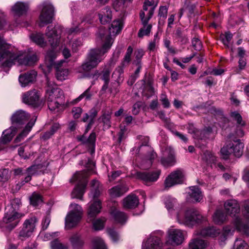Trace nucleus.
Here are the masks:
<instances>
[{"instance_id":"nucleus-32","label":"nucleus","mask_w":249,"mask_h":249,"mask_svg":"<svg viewBox=\"0 0 249 249\" xmlns=\"http://www.w3.org/2000/svg\"><path fill=\"white\" fill-rule=\"evenodd\" d=\"M189 194L190 197L196 202H200L203 198V195L200 189L196 186L190 187Z\"/></svg>"},{"instance_id":"nucleus-6","label":"nucleus","mask_w":249,"mask_h":249,"mask_svg":"<svg viewBox=\"0 0 249 249\" xmlns=\"http://www.w3.org/2000/svg\"><path fill=\"white\" fill-rule=\"evenodd\" d=\"M177 218L178 223L188 226H191L195 223H198L205 220V218L199 212L194 208L189 209L185 213L179 212L177 214Z\"/></svg>"},{"instance_id":"nucleus-22","label":"nucleus","mask_w":249,"mask_h":249,"mask_svg":"<svg viewBox=\"0 0 249 249\" xmlns=\"http://www.w3.org/2000/svg\"><path fill=\"white\" fill-rule=\"evenodd\" d=\"M140 17L143 27L139 30L138 36L140 37H142L144 36H148L151 31L152 25L148 23L151 18L145 17V13L143 12H140Z\"/></svg>"},{"instance_id":"nucleus-42","label":"nucleus","mask_w":249,"mask_h":249,"mask_svg":"<svg viewBox=\"0 0 249 249\" xmlns=\"http://www.w3.org/2000/svg\"><path fill=\"white\" fill-rule=\"evenodd\" d=\"M132 0H115L113 2V7L116 11L123 10L126 6L128 2Z\"/></svg>"},{"instance_id":"nucleus-35","label":"nucleus","mask_w":249,"mask_h":249,"mask_svg":"<svg viewBox=\"0 0 249 249\" xmlns=\"http://www.w3.org/2000/svg\"><path fill=\"white\" fill-rule=\"evenodd\" d=\"M96 134L94 132H92L88 138H87L84 135L78 138L79 141L82 142L84 143L88 144L91 147L95 146V142L96 141Z\"/></svg>"},{"instance_id":"nucleus-33","label":"nucleus","mask_w":249,"mask_h":249,"mask_svg":"<svg viewBox=\"0 0 249 249\" xmlns=\"http://www.w3.org/2000/svg\"><path fill=\"white\" fill-rule=\"evenodd\" d=\"M190 249H204L207 243L202 239L197 238L193 239L189 244Z\"/></svg>"},{"instance_id":"nucleus-58","label":"nucleus","mask_w":249,"mask_h":249,"mask_svg":"<svg viewBox=\"0 0 249 249\" xmlns=\"http://www.w3.org/2000/svg\"><path fill=\"white\" fill-rule=\"evenodd\" d=\"M203 158L208 163H214L216 160V157L213 154L209 152H206L204 154Z\"/></svg>"},{"instance_id":"nucleus-25","label":"nucleus","mask_w":249,"mask_h":249,"mask_svg":"<svg viewBox=\"0 0 249 249\" xmlns=\"http://www.w3.org/2000/svg\"><path fill=\"white\" fill-rule=\"evenodd\" d=\"M139 204L138 197L134 194H131L124 199L123 206L125 209H134Z\"/></svg>"},{"instance_id":"nucleus-59","label":"nucleus","mask_w":249,"mask_h":249,"mask_svg":"<svg viewBox=\"0 0 249 249\" xmlns=\"http://www.w3.org/2000/svg\"><path fill=\"white\" fill-rule=\"evenodd\" d=\"M160 100L164 108H169L170 107V102L165 93L161 94Z\"/></svg>"},{"instance_id":"nucleus-55","label":"nucleus","mask_w":249,"mask_h":249,"mask_svg":"<svg viewBox=\"0 0 249 249\" xmlns=\"http://www.w3.org/2000/svg\"><path fill=\"white\" fill-rule=\"evenodd\" d=\"M89 88L85 92L81 94L78 97L74 100L71 103L75 104L81 100L83 98L86 97L87 100H89L91 97V94L89 93Z\"/></svg>"},{"instance_id":"nucleus-62","label":"nucleus","mask_w":249,"mask_h":249,"mask_svg":"<svg viewBox=\"0 0 249 249\" xmlns=\"http://www.w3.org/2000/svg\"><path fill=\"white\" fill-rule=\"evenodd\" d=\"M192 45L194 49L196 51H199L202 47L201 41L197 38L194 37L192 40Z\"/></svg>"},{"instance_id":"nucleus-13","label":"nucleus","mask_w":249,"mask_h":249,"mask_svg":"<svg viewBox=\"0 0 249 249\" xmlns=\"http://www.w3.org/2000/svg\"><path fill=\"white\" fill-rule=\"evenodd\" d=\"M40 95L41 93L39 91L36 89L29 90L22 94V102L34 107H38L41 104Z\"/></svg>"},{"instance_id":"nucleus-3","label":"nucleus","mask_w":249,"mask_h":249,"mask_svg":"<svg viewBox=\"0 0 249 249\" xmlns=\"http://www.w3.org/2000/svg\"><path fill=\"white\" fill-rule=\"evenodd\" d=\"M227 212L233 218L235 228L239 231L249 236V221L243 219L239 214L240 206L235 200L227 201L224 204Z\"/></svg>"},{"instance_id":"nucleus-57","label":"nucleus","mask_w":249,"mask_h":249,"mask_svg":"<svg viewBox=\"0 0 249 249\" xmlns=\"http://www.w3.org/2000/svg\"><path fill=\"white\" fill-rule=\"evenodd\" d=\"M51 249H62V243L61 240L57 238L50 242Z\"/></svg>"},{"instance_id":"nucleus-39","label":"nucleus","mask_w":249,"mask_h":249,"mask_svg":"<svg viewBox=\"0 0 249 249\" xmlns=\"http://www.w3.org/2000/svg\"><path fill=\"white\" fill-rule=\"evenodd\" d=\"M124 67L122 65L118 66L112 74V77L118 83L123 81Z\"/></svg>"},{"instance_id":"nucleus-50","label":"nucleus","mask_w":249,"mask_h":249,"mask_svg":"<svg viewBox=\"0 0 249 249\" xmlns=\"http://www.w3.org/2000/svg\"><path fill=\"white\" fill-rule=\"evenodd\" d=\"M233 249H248V245L243 239L237 238L234 242Z\"/></svg>"},{"instance_id":"nucleus-64","label":"nucleus","mask_w":249,"mask_h":249,"mask_svg":"<svg viewBox=\"0 0 249 249\" xmlns=\"http://www.w3.org/2000/svg\"><path fill=\"white\" fill-rule=\"evenodd\" d=\"M107 231L111 240L114 242H116L119 240L120 237L118 233L113 229H109Z\"/></svg>"},{"instance_id":"nucleus-46","label":"nucleus","mask_w":249,"mask_h":249,"mask_svg":"<svg viewBox=\"0 0 249 249\" xmlns=\"http://www.w3.org/2000/svg\"><path fill=\"white\" fill-rule=\"evenodd\" d=\"M57 90L58 89L55 88L50 86L47 87L46 97L47 98L48 101L56 99V93L58 92Z\"/></svg>"},{"instance_id":"nucleus-49","label":"nucleus","mask_w":249,"mask_h":249,"mask_svg":"<svg viewBox=\"0 0 249 249\" xmlns=\"http://www.w3.org/2000/svg\"><path fill=\"white\" fill-rule=\"evenodd\" d=\"M133 52V48L131 46H129L127 49L126 53L122 62L121 65L125 66L127 65L131 61V55Z\"/></svg>"},{"instance_id":"nucleus-38","label":"nucleus","mask_w":249,"mask_h":249,"mask_svg":"<svg viewBox=\"0 0 249 249\" xmlns=\"http://www.w3.org/2000/svg\"><path fill=\"white\" fill-rule=\"evenodd\" d=\"M111 71V69L110 68L105 66L101 73H99L98 71H96L94 75H100V78L103 80L105 83H109Z\"/></svg>"},{"instance_id":"nucleus-51","label":"nucleus","mask_w":249,"mask_h":249,"mask_svg":"<svg viewBox=\"0 0 249 249\" xmlns=\"http://www.w3.org/2000/svg\"><path fill=\"white\" fill-rule=\"evenodd\" d=\"M71 241L75 247L81 246L84 243L80 235L78 234H73L71 238Z\"/></svg>"},{"instance_id":"nucleus-10","label":"nucleus","mask_w":249,"mask_h":249,"mask_svg":"<svg viewBox=\"0 0 249 249\" xmlns=\"http://www.w3.org/2000/svg\"><path fill=\"white\" fill-rule=\"evenodd\" d=\"M163 234V232L161 231L152 232L143 242L142 249H162L163 243L159 236Z\"/></svg>"},{"instance_id":"nucleus-2","label":"nucleus","mask_w":249,"mask_h":249,"mask_svg":"<svg viewBox=\"0 0 249 249\" xmlns=\"http://www.w3.org/2000/svg\"><path fill=\"white\" fill-rule=\"evenodd\" d=\"M38 60L36 54L31 53L30 50L27 52L15 54L10 50L0 52V62H2L4 67H11L16 62L19 65L31 66L34 65Z\"/></svg>"},{"instance_id":"nucleus-30","label":"nucleus","mask_w":249,"mask_h":249,"mask_svg":"<svg viewBox=\"0 0 249 249\" xmlns=\"http://www.w3.org/2000/svg\"><path fill=\"white\" fill-rule=\"evenodd\" d=\"M31 40L40 47H45L47 42L45 40L43 34L39 33L32 34L30 36Z\"/></svg>"},{"instance_id":"nucleus-23","label":"nucleus","mask_w":249,"mask_h":249,"mask_svg":"<svg viewBox=\"0 0 249 249\" xmlns=\"http://www.w3.org/2000/svg\"><path fill=\"white\" fill-rule=\"evenodd\" d=\"M30 117L29 113L22 110H19L12 116L11 121L13 124L18 125L24 124Z\"/></svg>"},{"instance_id":"nucleus-15","label":"nucleus","mask_w":249,"mask_h":249,"mask_svg":"<svg viewBox=\"0 0 249 249\" xmlns=\"http://www.w3.org/2000/svg\"><path fill=\"white\" fill-rule=\"evenodd\" d=\"M37 222V219L35 216L26 219L22 225V229L19 231V237L23 240L31 236L35 230Z\"/></svg>"},{"instance_id":"nucleus-7","label":"nucleus","mask_w":249,"mask_h":249,"mask_svg":"<svg viewBox=\"0 0 249 249\" xmlns=\"http://www.w3.org/2000/svg\"><path fill=\"white\" fill-rule=\"evenodd\" d=\"M244 147L243 143L239 139L234 138L229 141L221 148V153L224 159H227L231 154L239 158L243 153Z\"/></svg>"},{"instance_id":"nucleus-61","label":"nucleus","mask_w":249,"mask_h":249,"mask_svg":"<svg viewBox=\"0 0 249 249\" xmlns=\"http://www.w3.org/2000/svg\"><path fill=\"white\" fill-rule=\"evenodd\" d=\"M82 112L83 109L80 107H74L71 110L73 117L75 119L79 118Z\"/></svg>"},{"instance_id":"nucleus-17","label":"nucleus","mask_w":249,"mask_h":249,"mask_svg":"<svg viewBox=\"0 0 249 249\" xmlns=\"http://www.w3.org/2000/svg\"><path fill=\"white\" fill-rule=\"evenodd\" d=\"M184 180V174L181 169H177L172 172L166 178L164 184L166 188L182 183Z\"/></svg>"},{"instance_id":"nucleus-48","label":"nucleus","mask_w":249,"mask_h":249,"mask_svg":"<svg viewBox=\"0 0 249 249\" xmlns=\"http://www.w3.org/2000/svg\"><path fill=\"white\" fill-rule=\"evenodd\" d=\"M106 219L104 217L98 218L93 222V227L96 231L102 230L105 226Z\"/></svg>"},{"instance_id":"nucleus-44","label":"nucleus","mask_w":249,"mask_h":249,"mask_svg":"<svg viewBox=\"0 0 249 249\" xmlns=\"http://www.w3.org/2000/svg\"><path fill=\"white\" fill-rule=\"evenodd\" d=\"M101 118L103 123L104 128L107 129L111 126V114L109 113H104L101 116Z\"/></svg>"},{"instance_id":"nucleus-53","label":"nucleus","mask_w":249,"mask_h":249,"mask_svg":"<svg viewBox=\"0 0 249 249\" xmlns=\"http://www.w3.org/2000/svg\"><path fill=\"white\" fill-rule=\"evenodd\" d=\"M48 107L52 111L57 112L58 107H61V105L56 99L48 101Z\"/></svg>"},{"instance_id":"nucleus-18","label":"nucleus","mask_w":249,"mask_h":249,"mask_svg":"<svg viewBox=\"0 0 249 249\" xmlns=\"http://www.w3.org/2000/svg\"><path fill=\"white\" fill-rule=\"evenodd\" d=\"M161 164L165 167L172 166L176 162L175 151L171 146H167L163 151L160 160Z\"/></svg>"},{"instance_id":"nucleus-19","label":"nucleus","mask_w":249,"mask_h":249,"mask_svg":"<svg viewBox=\"0 0 249 249\" xmlns=\"http://www.w3.org/2000/svg\"><path fill=\"white\" fill-rule=\"evenodd\" d=\"M167 234L168 239L173 245H179L184 241V233L181 230L171 228L168 230Z\"/></svg>"},{"instance_id":"nucleus-45","label":"nucleus","mask_w":249,"mask_h":249,"mask_svg":"<svg viewBox=\"0 0 249 249\" xmlns=\"http://www.w3.org/2000/svg\"><path fill=\"white\" fill-rule=\"evenodd\" d=\"M92 243L93 249H107L104 241L99 237L94 238Z\"/></svg>"},{"instance_id":"nucleus-47","label":"nucleus","mask_w":249,"mask_h":249,"mask_svg":"<svg viewBox=\"0 0 249 249\" xmlns=\"http://www.w3.org/2000/svg\"><path fill=\"white\" fill-rule=\"evenodd\" d=\"M213 134L212 129L211 127H207L201 130L200 132V138L203 139H208L211 137Z\"/></svg>"},{"instance_id":"nucleus-4","label":"nucleus","mask_w":249,"mask_h":249,"mask_svg":"<svg viewBox=\"0 0 249 249\" xmlns=\"http://www.w3.org/2000/svg\"><path fill=\"white\" fill-rule=\"evenodd\" d=\"M90 187V192L89 195L93 201L90 202L87 213L88 219L92 221L101 212L102 209L101 202L98 199L100 195L101 186L98 180L93 179Z\"/></svg>"},{"instance_id":"nucleus-8","label":"nucleus","mask_w":249,"mask_h":249,"mask_svg":"<svg viewBox=\"0 0 249 249\" xmlns=\"http://www.w3.org/2000/svg\"><path fill=\"white\" fill-rule=\"evenodd\" d=\"M70 209V212L65 218V227L68 229L75 226L80 220L83 214V209L78 204L71 203Z\"/></svg>"},{"instance_id":"nucleus-24","label":"nucleus","mask_w":249,"mask_h":249,"mask_svg":"<svg viewBox=\"0 0 249 249\" xmlns=\"http://www.w3.org/2000/svg\"><path fill=\"white\" fill-rule=\"evenodd\" d=\"M110 213L111 218H113L116 223L124 224L126 222L127 219V215L124 212L120 211L116 208H112Z\"/></svg>"},{"instance_id":"nucleus-54","label":"nucleus","mask_w":249,"mask_h":249,"mask_svg":"<svg viewBox=\"0 0 249 249\" xmlns=\"http://www.w3.org/2000/svg\"><path fill=\"white\" fill-rule=\"evenodd\" d=\"M10 178V174L8 169L0 170V181L5 182Z\"/></svg>"},{"instance_id":"nucleus-12","label":"nucleus","mask_w":249,"mask_h":249,"mask_svg":"<svg viewBox=\"0 0 249 249\" xmlns=\"http://www.w3.org/2000/svg\"><path fill=\"white\" fill-rule=\"evenodd\" d=\"M57 53L54 50H51L47 53L46 60L48 62V67H53L55 71V76L57 80H62V60H60L58 62H55L54 59L56 58Z\"/></svg>"},{"instance_id":"nucleus-56","label":"nucleus","mask_w":249,"mask_h":249,"mask_svg":"<svg viewBox=\"0 0 249 249\" xmlns=\"http://www.w3.org/2000/svg\"><path fill=\"white\" fill-rule=\"evenodd\" d=\"M40 167L41 166L39 164L32 165L27 168L26 170V173L29 174L32 176L36 175L37 174L38 171Z\"/></svg>"},{"instance_id":"nucleus-16","label":"nucleus","mask_w":249,"mask_h":249,"mask_svg":"<svg viewBox=\"0 0 249 249\" xmlns=\"http://www.w3.org/2000/svg\"><path fill=\"white\" fill-rule=\"evenodd\" d=\"M5 213L3 218V222L8 224L7 228L12 230L15 228L19 223V219L23 217L24 214L18 212L11 211L5 210Z\"/></svg>"},{"instance_id":"nucleus-60","label":"nucleus","mask_w":249,"mask_h":249,"mask_svg":"<svg viewBox=\"0 0 249 249\" xmlns=\"http://www.w3.org/2000/svg\"><path fill=\"white\" fill-rule=\"evenodd\" d=\"M231 117L237 121L238 124L241 125H244L245 123L242 121V118L241 115L236 111L232 112L231 113Z\"/></svg>"},{"instance_id":"nucleus-5","label":"nucleus","mask_w":249,"mask_h":249,"mask_svg":"<svg viewBox=\"0 0 249 249\" xmlns=\"http://www.w3.org/2000/svg\"><path fill=\"white\" fill-rule=\"evenodd\" d=\"M89 175V173L86 171L77 172L73 175L72 181L76 182L77 184L71 193L72 198H78L83 200V196L87 184V178Z\"/></svg>"},{"instance_id":"nucleus-36","label":"nucleus","mask_w":249,"mask_h":249,"mask_svg":"<svg viewBox=\"0 0 249 249\" xmlns=\"http://www.w3.org/2000/svg\"><path fill=\"white\" fill-rule=\"evenodd\" d=\"M227 215L223 211L218 210L213 215V222L218 225L223 224L226 220Z\"/></svg>"},{"instance_id":"nucleus-11","label":"nucleus","mask_w":249,"mask_h":249,"mask_svg":"<svg viewBox=\"0 0 249 249\" xmlns=\"http://www.w3.org/2000/svg\"><path fill=\"white\" fill-rule=\"evenodd\" d=\"M42 10L39 16V26L43 27L53 21L54 16V8L49 3L44 2L42 3Z\"/></svg>"},{"instance_id":"nucleus-9","label":"nucleus","mask_w":249,"mask_h":249,"mask_svg":"<svg viewBox=\"0 0 249 249\" xmlns=\"http://www.w3.org/2000/svg\"><path fill=\"white\" fill-rule=\"evenodd\" d=\"M139 139L142 142V144L139 147L138 152H140L141 150L142 154L145 156V161L147 163V165L143 168L144 169L149 168L151 167L153 160L157 157V154L154 152L152 147L148 145L149 137L140 136Z\"/></svg>"},{"instance_id":"nucleus-27","label":"nucleus","mask_w":249,"mask_h":249,"mask_svg":"<svg viewBox=\"0 0 249 249\" xmlns=\"http://www.w3.org/2000/svg\"><path fill=\"white\" fill-rule=\"evenodd\" d=\"M28 9V5L23 2H17L12 8V11L16 16H20L26 14Z\"/></svg>"},{"instance_id":"nucleus-21","label":"nucleus","mask_w":249,"mask_h":249,"mask_svg":"<svg viewBox=\"0 0 249 249\" xmlns=\"http://www.w3.org/2000/svg\"><path fill=\"white\" fill-rule=\"evenodd\" d=\"M37 72L34 70L30 71L19 76L18 81L22 87H25L33 84L36 80Z\"/></svg>"},{"instance_id":"nucleus-1","label":"nucleus","mask_w":249,"mask_h":249,"mask_svg":"<svg viewBox=\"0 0 249 249\" xmlns=\"http://www.w3.org/2000/svg\"><path fill=\"white\" fill-rule=\"evenodd\" d=\"M123 28V23L120 19L114 20L111 27L109 28V35L105 34L104 31L100 30L99 37L105 42L102 47L95 48L89 50L86 58L83 62L79 69L84 72H89L96 68L104 59V55L111 48L113 42L112 36H115L119 34Z\"/></svg>"},{"instance_id":"nucleus-31","label":"nucleus","mask_w":249,"mask_h":249,"mask_svg":"<svg viewBox=\"0 0 249 249\" xmlns=\"http://www.w3.org/2000/svg\"><path fill=\"white\" fill-rule=\"evenodd\" d=\"M127 190V188L124 185H118L109 190V194L111 197H119L123 195Z\"/></svg>"},{"instance_id":"nucleus-29","label":"nucleus","mask_w":249,"mask_h":249,"mask_svg":"<svg viewBox=\"0 0 249 249\" xmlns=\"http://www.w3.org/2000/svg\"><path fill=\"white\" fill-rule=\"evenodd\" d=\"M36 119L34 121H30L25 126L22 132L16 137L15 140L16 142H19L26 137L29 132L31 130L33 126L35 124Z\"/></svg>"},{"instance_id":"nucleus-43","label":"nucleus","mask_w":249,"mask_h":249,"mask_svg":"<svg viewBox=\"0 0 249 249\" xmlns=\"http://www.w3.org/2000/svg\"><path fill=\"white\" fill-rule=\"evenodd\" d=\"M147 6H150L151 8L149 10L148 13L146 15L147 17L151 18L153 15L155 9L158 5V2L157 1L152 0H146L144 2Z\"/></svg>"},{"instance_id":"nucleus-20","label":"nucleus","mask_w":249,"mask_h":249,"mask_svg":"<svg viewBox=\"0 0 249 249\" xmlns=\"http://www.w3.org/2000/svg\"><path fill=\"white\" fill-rule=\"evenodd\" d=\"M160 170L151 172H143L137 173L138 178L142 179L146 185H150L151 183L158 180L160 174Z\"/></svg>"},{"instance_id":"nucleus-41","label":"nucleus","mask_w":249,"mask_h":249,"mask_svg":"<svg viewBox=\"0 0 249 249\" xmlns=\"http://www.w3.org/2000/svg\"><path fill=\"white\" fill-rule=\"evenodd\" d=\"M164 203L167 210L171 212L174 210L177 204L176 199L170 196H167L164 198Z\"/></svg>"},{"instance_id":"nucleus-26","label":"nucleus","mask_w":249,"mask_h":249,"mask_svg":"<svg viewBox=\"0 0 249 249\" xmlns=\"http://www.w3.org/2000/svg\"><path fill=\"white\" fill-rule=\"evenodd\" d=\"M98 17L102 24L110 22L112 19V12L110 8L106 7L102 9L98 13Z\"/></svg>"},{"instance_id":"nucleus-14","label":"nucleus","mask_w":249,"mask_h":249,"mask_svg":"<svg viewBox=\"0 0 249 249\" xmlns=\"http://www.w3.org/2000/svg\"><path fill=\"white\" fill-rule=\"evenodd\" d=\"M61 33L62 29L59 26H55L53 27L52 26H49L47 27L46 35L53 49L57 47L59 44Z\"/></svg>"},{"instance_id":"nucleus-34","label":"nucleus","mask_w":249,"mask_h":249,"mask_svg":"<svg viewBox=\"0 0 249 249\" xmlns=\"http://www.w3.org/2000/svg\"><path fill=\"white\" fill-rule=\"evenodd\" d=\"M30 203L34 207H36L43 203L42 196L38 193L35 192L29 197Z\"/></svg>"},{"instance_id":"nucleus-28","label":"nucleus","mask_w":249,"mask_h":249,"mask_svg":"<svg viewBox=\"0 0 249 249\" xmlns=\"http://www.w3.org/2000/svg\"><path fill=\"white\" fill-rule=\"evenodd\" d=\"M16 131L17 128L11 126L3 131L0 138L1 142L3 144H6L10 142L15 135Z\"/></svg>"},{"instance_id":"nucleus-40","label":"nucleus","mask_w":249,"mask_h":249,"mask_svg":"<svg viewBox=\"0 0 249 249\" xmlns=\"http://www.w3.org/2000/svg\"><path fill=\"white\" fill-rule=\"evenodd\" d=\"M21 206V200L19 198H14L10 202V204L7 205L5 210L17 212Z\"/></svg>"},{"instance_id":"nucleus-63","label":"nucleus","mask_w":249,"mask_h":249,"mask_svg":"<svg viewBox=\"0 0 249 249\" xmlns=\"http://www.w3.org/2000/svg\"><path fill=\"white\" fill-rule=\"evenodd\" d=\"M168 12V9L165 6H161L160 7L159 10V16L160 17V20L161 18L165 19L167 17Z\"/></svg>"},{"instance_id":"nucleus-37","label":"nucleus","mask_w":249,"mask_h":249,"mask_svg":"<svg viewBox=\"0 0 249 249\" xmlns=\"http://www.w3.org/2000/svg\"><path fill=\"white\" fill-rule=\"evenodd\" d=\"M220 231L216 229L215 227H209L201 230L199 234L202 236H209L211 237H215L218 235Z\"/></svg>"},{"instance_id":"nucleus-52","label":"nucleus","mask_w":249,"mask_h":249,"mask_svg":"<svg viewBox=\"0 0 249 249\" xmlns=\"http://www.w3.org/2000/svg\"><path fill=\"white\" fill-rule=\"evenodd\" d=\"M58 235V232L40 233L39 236L44 241H47L53 239L54 237Z\"/></svg>"}]
</instances>
